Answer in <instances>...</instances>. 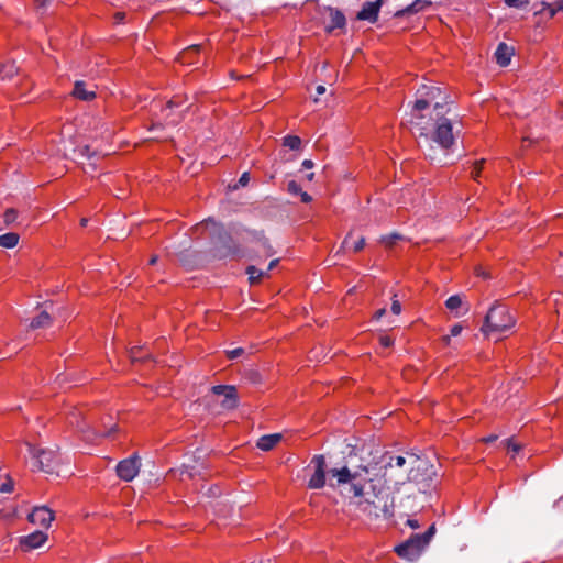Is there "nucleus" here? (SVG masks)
<instances>
[{"instance_id": "nucleus-1", "label": "nucleus", "mask_w": 563, "mask_h": 563, "mask_svg": "<svg viewBox=\"0 0 563 563\" xmlns=\"http://www.w3.org/2000/svg\"><path fill=\"white\" fill-rule=\"evenodd\" d=\"M446 111L445 104L435 102L430 118L427 119L420 113L412 114L419 147L431 162L440 164H446L440 154L446 155L455 139Z\"/></svg>"}, {"instance_id": "nucleus-60", "label": "nucleus", "mask_w": 563, "mask_h": 563, "mask_svg": "<svg viewBox=\"0 0 563 563\" xmlns=\"http://www.w3.org/2000/svg\"><path fill=\"white\" fill-rule=\"evenodd\" d=\"M157 261H158V257H157L156 255H154V256H152V257H151V260H150V264H151V265H154V264H156V263H157Z\"/></svg>"}, {"instance_id": "nucleus-61", "label": "nucleus", "mask_w": 563, "mask_h": 563, "mask_svg": "<svg viewBox=\"0 0 563 563\" xmlns=\"http://www.w3.org/2000/svg\"><path fill=\"white\" fill-rule=\"evenodd\" d=\"M497 439V435H490L486 439L487 442H494Z\"/></svg>"}, {"instance_id": "nucleus-53", "label": "nucleus", "mask_w": 563, "mask_h": 563, "mask_svg": "<svg viewBox=\"0 0 563 563\" xmlns=\"http://www.w3.org/2000/svg\"><path fill=\"white\" fill-rule=\"evenodd\" d=\"M301 166L305 169H311L314 166V164L311 159H305Z\"/></svg>"}, {"instance_id": "nucleus-54", "label": "nucleus", "mask_w": 563, "mask_h": 563, "mask_svg": "<svg viewBox=\"0 0 563 563\" xmlns=\"http://www.w3.org/2000/svg\"><path fill=\"white\" fill-rule=\"evenodd\" d=\"M385 313H386V309H385V308H382V309H379V310H377V311L375 312L374 318H375L376 320H379L383 316H385Z\"/></svg>"}, {"instance_id": "nucleus-43", "label": "nucleus", "mask_w": 563, "mask_h": 563, "mask_svg": "<svg viewBox=\"0 0 563 563\" xmlns=\"http://www.w3.org/2000/svg\"><path fill=\"white\" fill-rule=\"evenodd\" d=\"M391 312L395 314H399L401 312V305L397 299H394L391 302Z\"/></svg>"}, {"instance_id": "nucleus-18", "label": "nucleus", "mask_w": 563, "mask_h": 563, "mask_svg": "<svg viewBox=\"0 0 563 563\" xmlns=\"http://www.w3.org/2000/svg\"><path fill=\"white\" fill-rule=\"evenodd\" d=\"M282 439L279 433L263 435L257 441V446L263 451L272 450Z\"/></svg>"}, {"instance_id": "nucleus-22", "label": "nucleus", "mask_w": 563, "mask_h": 563, "mask_svg": "<svg viewBox=\"0 0 563 563\" xmlns=\"http://www.w3.org/2000/svg\"><path fill=\"white\" fill-rule=\"evenodd\" d=\"M19 242V234L14 232H9L0 235V246L5 249L14 247Z\"/></svg>"}, {"instance_id": "nucleus-63", "label": "nucleus", "mask_w": 563, "mask_h": 563, "mask_svg": "<svg viewBox=\"0 0 563 563\" xmlns=\"http://www.w3.org/2000/svg\"><path fill=\"white\" fill-rule=\"evenodd\" d=\"M88 220L86 218L81 219L80 224L81 227L87 225Z\"/></svg>"}, {"instance_id": "nucleus-6", "label": "nucleus", "mask_w": 563, "mask_h": 563, "mask_svg": "<svg viewBox=\"0 0 563 563\" xmlns=\"http://www.w3.org/2000/svg\"><path fill=\"white\" fill-rule=\"evenodd\" d=\"M428 545L421 533L412 534L406 542L396 547V552L400 558L416 560L421 550Z\"/></svg>"}, {"instance_id": "nucleus-46", "label": "nucleus", "mask_w": 563, "mask_h": 563, "mask_svg": "<svg viewBox=\"0 0 563 563\" xmlns=\"http://www.w3.org/2000/svg\"><path fill=\"white\" fill-rule=\"evenodd\" d=\"M555 510L563 511V496L558 498L552 506Z\"/></svg>"}, {"instance_id": "nucleus-31", "label": "nucleus", "mask_w": 563, "mask_h": 563, "mask_svg": "<svg viewBox=\"0 0 563 563\" xmlns=\"http://www.w3.org/2000/svg\"><path fill=\"white\" fill-rule=\"evenodd\" d=\"M406 464V457L398 455V456H390L389 461L387 462V465L393 467H402Z\"/></svg>"}, {"instance_id": "nucleus-29", "label": "nucleus", "mask_w": 563, "mask_h": 563, "mask_svg": "<svg viewBox=\"0 0 563 563\" xmlns=\"http://www.w3.org/2000/svg\"><path fill=\"white\" fill-rule=\"evenodd\" d=\"M18 219V211L14 208L5 210L3 221L7 225L14 223Z\"/></svg>"}, {"instance_id": "nucleus-35", "label": "nucleus", "mask_w": 563, "mask_h": 563, "mask_svg": "<svg viewBox=\"0 0 563 563\" xmlns=\"http://www.w3.org/2000/svg\"><path fill=\"white\" fill-rule=\"evenodd\" d=\"M287 190L288 192L292 194V195H299L300 191H301V187L298 183H296L295 180H290L288 184H287Z\"/></svg>"}, {"instance_id": "nucleus-20", "label": "nucleus", "mask_w": 563, "mask_h": 563, "mask_svg": "<svg viewBox=\"0 0 563 563\" xmlns=\"http://www.w3.org/2000/svg\"><path fill=\"white\" fill-rule=\"evenodd\" d=\"M200 48H201L200 45H192V46L188 47L187 49H185L184 52H181L179 54L178 59L183 64H192L194 63V56L199 53Z\"/></svg>"}, {"instance_id": "nucleus-8", "label": "nucleus", "mask_w": 563, "mask_h": 563, "mask_svg": "<svg viewBox=\"0 0 563 563\" xmlns=\"http://www.w3.org/2000/svg\"><path fill=\"white\" fill-rule=\"evenodd\" d=\"M140 467L141 459L137 454H133L118 463L117 474L122 481L131 482L139 474Z\"/></svg>"}, {"instance_id": "nucleus-11", "label": "nucleus", "mask_w": 563, "mask_h": 563, "mask_svg": "<svg viewBox=\"0 0 563 563\" xmlns=\"http://www.w3.org/2000/svg\"><path fill=\"white\" fill-rule=\"evenodd\" d=\"M421 98L415 102L413 111L420 112L430 106V102L440 95V89L435 87L423 86L418 90Z\"/></svg>"}, {"instance_id": "nucleus-34", "label": "nucleus", "mask_w": 563, "mask_h": 563, "mask_svg": "<svg viewBox=\"0 0 563 563\" xmlns=\"http://www.w3.org/2000/svg\"><path fill=\"white\" fill-rule=\"evenodd\" d=\"M232 386L231 385H217L212 387V393L214 395H224V393H231Z\"/></svg>"}, {"instance_id": "nucleus-37", "label": "nucleus", "mask_w": 563, "mask_h": 563, "mask_svg": "<svg viewBox=\"0 0 563 563\" xmlns=\"http://www.w3.org/2000/svg\"><path fill=\"white\" fill-rule=\"evenodd\" d=\"M485 163L484 159L477 162L473 168V170L471 172V175L474 179H477V177L479 176V172L483 167V164Z\"/></svg>"}, {"instance_id": "nucleus-48", "label": "nucleus", "mask_w": 563, "mask_h": 563, "mask_svg": "<svg viewBox=\"0 0 563 563\" xmlns=\"http://www.w3.org/2000/svg\"><path fill=\"white\" fill-rule=\"evenodd\" d=\"M352 236V232H349L347 235L345 236V239L343 240L341 246H340V250L338 251L341 252L343 250H345L347 247V244H349V239Z\"/></svg>"}, {"instance_id": "nucleus-51", "label": "nucleus", "mask_w": 563, "mask_h": 563, "mask_svg": "<svg viewBox=\"0 0 563 563\" xmlns=\"http://www.w3.org/2000/svg\"><path fill=\"white\" fill-rule=\"evenodd\" d=\"M299 195L301 197V201L305 202V203H308V202H310L312 200L311 196L308 195L307 192L302 191V190L300 191Z\"/></svg>"}, {"instance_id": "nucleus-13", "label": "nucleus", "mask_w": 563, "mask_h": 563, "mask_svg": "<svg viewBox=\"0 0 563 563\" xmlns=\"http://www.w3.org/2000/svg\"><path fill=\"white\" fill-rule=\"evenodd\" d=\"M325 12L328 13L329 19V24L325 25V32L331 33L335 29L345 27L346 19L342 11L332 7H327Z\"/></svg>"}, {"instance_id": "nucleus-57", "label": "nucleus", "mask_w": 563, "mask_h": 563, "mask_svg": "<svg viewBox=\"0 0 563 563\" xmlns=\"http://www.w3.org/2000/svg\"><path fill=\"white\" fill-rule=\"evenodd\" d=\"M442 342H443L444 345H450V343H451V335H444L442 338Z\"/></svg>"}, {"instance_id": "nucleus-19", "label": "nucleus", "mask_w": 563, "mask_h": 563, "mask_svg": "<svg viewBox=\"0 0 563 563\" xmlns=\"http://www.w3.org/2000/svg\"><path fill=\"white\" fill-rule=\"evenodd\" d=\"M51 323H52L51 316L46 311H42L37 317L32 319V321L30 323V328L33 330L46 328V327L51 325Z\"/></svg>"}, {"instance_id": "nucleus-5", "label": "nucleus", "mask_w": 563, "mask_h": 563, "mask_svg": "<svg viewBox=\"0 0 563 563\" xmlns=\"http://www.w3.org/2000/svg\"><path fill=\"white\" fill-rule=\"evenodd\" d=\"M207 230L214 235V251L216 256L225 258L235 255L239 251L233 239L225 232V230L218 225L213 220L208 219L201 223Z\"/></svg>"}, {"instance_id": "nucleus-44", "label": "nucleus", "mask_w": 563, "mask_h": 563, "mask_svg": "<svg viewBox=\"0 0 563 563\" xmlns=\"http://www.w3.org/2000/svg\"><path fill=\"white\" fill-rule=\"evenodd\" d=\"M462 325L461 324H454L451 330H450V335L451 336H457L461 334L462 332Z\"/></svg>"}, {"instance_id": "nucleus-58", "label": "nucleus", "mask_w": 563, "mask_h": 563, "mask_svg": "<svg viewBox=\"0 0 563 563\" xmlns=\"http://www.w3.org/2000/svg\"><path fill=\"white\" fill-rule=\"evenodd\" d=\"M180 103L178 101H175V100H170L168 103H167V108H173V107H178Z\"/></svg>"}, {"instance_id": "nucleus-42", "label": "nucleus", "mask_w": 563, "mask_h": 563, "mask_svg": "<svg viewBox=\"0 0 563 563\" xmlns=\"http://www.w3.org/2000/svg\"><path fill=\"white\" fill-rule=\"evenodd\" d=\"M380 344L384 346V347H389L394 344V341L391 338L387 336V335H382L380 339Z\"/></svg>"}, {"instance_id": "nucleus-2", "label": "nucleus", "mask_w": 563, "mask_h": 563, "mask_svg": "<svg viewBox=\"0 0 563 563\" xmlns=\"http://www.w3.org/2000/svg\"><path fill=\"white\" fill-rule=\"evenodd\" d=\"M310 466L313 467V474L311 475L308 487L311 489H320L325 485V475L329 474V486L332 488L343 486L347 494H352L354 497H361L364 494V487L367 482L371 481L368 477V468L366 466H357L355 470L344 465L340 468L327 470L325 457L322 454L314 455L310 462Z\"/></svg>"}, {"instance_id": "nucleus-40", "label": "nucleus", "mask_w": 563, "mask_h": 563, "mask_svg": "<svg viewBox=\"0 0 563 563\" xmlns=\"http://www.w3.org/2000/svg\"><path fill=\"white\" fill-rule=\"evenodd\" d=\"M260 242H261L262 247L266 251V254L267 255H272L273 254V250H272V246L268 243V240L266 238H263V239L260 240Z\"/></svg>"}, {"instance_id": "nucleus-4", "label": "nucleus", "mask_w": 563, "mask_h": 563, "mask_svg": "<svg viewBox=\"0 0 563 563\" xmlns=\"http://www.w3.org/2000/svg\"><path fill=\"white\" fill-rule=\"evenodd\" d=\"M27 452L32 459L34 470L45 473H55L60 464V457L56 450L48 448H36L30 442H25Z\"/></svg>"}, {"instance_id": "nucleus-23", "label": "nucleus", "mask_w": 563, "mask_h": 563, "mask_svg": "<svg viewBox=\"0 0 563 563\" xmlns=\"http://www.w3.org/2000/svg\"><path fill=\"white\" fill-rule=\"evenodd\" d=\"M541 5L542 8L537 10L536 14L543 13L547 11L549 18H553L559 11L563 10V4L559 2L553 4L541 2Z\"/></svg>"}, {"instance_id": "nucleus-39", "label": "nucleus", "mask_w": 563, "mask_h": 563, "mask_svg": "<svg viewBox=\"0 0 563 563\" xmlns=\"http://www.w3.org/2000/svg\"><path fill=\"white\" fill-rule=\"evenodd\" d=\"M12 490H13V482L12 481H8V482L1 484V486H0L1 493H11Z\"/></svg>"}, {"instance_id": "nucleus-10", "label": "nucleus", "mask_w": 563, "mask_h": 563, "mask_svg": "<svg viewBox=\"0 0 563 563\" xmlns=\"http://www.w3.org/2000/svg\"><path fill=\"white\" fill-rule=\"evenodd\" d=\"M385 0H376L373 2H365L358 11L356 19L361 21L376 22L379 10Z\"/></svg>"}, {"instance_id": "nucleus-36", "label": "nucleus", "mask_w": 563, "mask_h": 563, "mask_svg": "<svg viewBox=\"0 0 563 563\" xmlns=\"http://www.w3.org/2000/svg\"><path fill=\"white\" fill-rule=\"evenodd\" d=\"M434 533H435V526L431 525L429 527V529L424 533H421V534L423 536V538L426 539L427 543L429 544V542L431 541V539L434 536Z\"/></svg>"}, {"instance_id": "nucleus-12", "label": "nucleus", "mask_w": 563, "mask_h": 563, "mask_svg": "<svg viewBox=\"0 0 563 563\" xmlns=\"http://www.w3.org/2000/svg\"><path fill=\"white\" fill-rule=\"evenodd\" d=\"M54 519V514L45 506L35 507L29 515V520L32 523L40 525L43 528H48Z\"/></svg>"}, {"instance_id": "nucleus-30", "label": "nucleus", "mask_w": 563, "mask_h": 563, "mask_svg": "<svg viewBox=\"0 0 563 563\" xmlns=\"http://www.w3.org/2000/svg\"><path fill=\"white\" fill-rule=\"evenodd\" d=\"M130 358L131 361L134 363V362H142L144 360H147L150 358V355L148 354H145V355H141V349L140 347H133L131 351H130Z\"/></svg>"}, {"instance_id": "nucleus-62", "label": "nucleus", "mask_w": 563, "mask_h": 563, "mask_svg": "<svg viewBox=\"0 0 563 563\" xmlns=\"http://www.w3.org/2000/svg\"><path fill=\"white\" fill-rule=\"evenodd\" d=\"M218 490H219L218 488H211V489H210V493H211L213 496H216V495L218 494Z\"/></svg>"}, {"instance_id": "nucleus-25", "label": "nucleus", "mask_w": 563, "mask_h": 563, "mask_svg": "<svg viewBox=\"0 0 563 563\" xmlns=\"http://www.w3.org/2000/svg\"><path fill=\"white\" fill-rule=\"evenodd\" d=\"M284 146L289 147L290 150L297 151L300 148L301 140L296 135H287L283 140Z\"/></svg>"}, {"instance_id": "nucleus-52", "label": "nucleus", "mask_w": 563, "mask_h": 563, "mask_svg": "<svg viewBox=\"0 0 563 563\" xmlns=\"http://www.w3.org/2000/svg\"><path fill=\"white\" fill-rule=\"evenodd\" d=\"M407 525L411 528V529H418L420 527L418 520L416 519H408L407 520Z\"/></svg>"}, {"instance_id": "nucleus-45", "label": "nucleus", "mask_w": 563, "mask_h": 563, "mask_svg": "<svg viewBox=\"0 0 563 563\" xmlns=\"http://www.w3.org/2000/svg\"><path fill=\"white\" fill-rule=\"evenodd\" d=\"M250 181V175L249 173H243L239 179V185L244 187Z\"/></svg>"}, {"instance_id": "nucleus-21", "label": "nucleus", "mask_w": 563, "mask_h": 563, "mask_svg": "<svg viewBox=\"0 0 563 563\" xmlns=\"http://www.w3.org/2000/svg\"><path fill=\"white\" fill-rule=\"evenodd\" d=\"M223 397L224 399L221 402L223 408L233 409L238 406V395L234 386H232L231 393H224Z\"/></svg>"}, {"instance_id": "nucleus-56", "label": "nucleus", "mask_w": 563, "mask_h": 563, "mask_svg": "<svg viewBox=\"0 0 563 563\" xmlns=\"http://www.w3.org/2000/svg\"><path fill=\"white\" fill-rule=\"evenodd\" d=\"M278 262H279L278 258L271 261V263L268 265V271L274 269L277 266Z\"/></svg>"}, {"instance_id": "nucleus-7", "label": "nucleus", "mask_w": 563, "mask_h": 563, "mask_svg": "<svg viewBox=\"0 0 563 563\" xmlns=\"http://www.w3.org/2000/svg\"><path fill=\"white\" fill-rule=\"evenodd\" d=\"M366 503L374 508V510H368V516L374 518L384 517L385 519L394 517V498L389 494L377 496L376 500H366Z\"/></svg>"}, {"instance_id": "nucleus-41", "label": "nucleus", "mask_w": 563, "mask_h": 563, "mask_svg": "<svg viewBox=\"0 0 563 563\" xmlns=\"http://www.w3.org/2000/svg\"><path fill=\"white\" fill-rule=\"evenodd\" d=\"M365 245V238L361 236L353 245V251L354 252H360L363 250Z\"/></svg>"}, {"instance_id": "nucleus-16", "label": "nucleus", "mask_w": 563, "mask_h": 563, "mask_svg": "<svg viewBox=\"0 0 563 563\" xmlns=\"http://www.w3.org/2000/svg\"><path fill=\"white\" fill-rule=\"evenodd\" d=\"M73 96L77 99L89 101L96 97V92L93 90L86 89L85 81L78 80L74 85Z\"/></svg>"}, {"instance_id": "nucleus-27", "label": "nucleus", "mask_w": 563, "mask_h": 563, "mask_svg": "<svg viewBox=\"0 0 563 563\" xmlns=\"http://www.w3.org/2000/svg\"><path fill=\"white\" fill-rule=\"evenodd\" d=\"M462 305H463V301L459 295H453V296L449 297L445 301V307L451 311L456 310L457 308L462 307Z\"/></svg>"}, {"instance_id": "nucleus-32", "label": "nucleus", "mask_w": 563, "mask_h": 563, "mask_svg": "<svg viewBox=\"0 0 563 563\" xmlns=\"http://www.w3.org/2000/svg\"><path fill=\"white\" fill-rule=\"evenodd\" d=\"M505 4L509 8H525L529 4V0H504Z\"/></svg>"}, {"instance_id": "nucleus-24", "label": "nucleus", "mask_w": 563, "mask_h": 563, "mask_svg": "<svg viewBox=\"0 0 563 563\" xmlns=\"http://www.w3.org/2000/svg\"><path fill=\"white\" fill-rule=\"evenodd\" d=\"M245 273L249 275V280L251 284H257L262 279L264 275H266L265 272L256 268L255 266H247Z\"/></svg>"}, {"instance_id": "nucleus-33", "label": "nucleus", "mask_w": 563, "mask_h": 563, "mask_svg": "<svg viewBox=\"0 0 563 563\" xmlns=\"http://www.w3.org/2000/svg\"><path fill=\"white\" fill-rule=\"evenodd\" d=\"M81 416V412L77 411V410H74L69 413L68 416V422L71 424V426H76L78 429H80L81 431H84V429L79 426V417Z\"/></svg>"}, {"instance_id": "nucleus-55", "label": "nucleus", "mask_w": 563, "mask_h": 563, "mask_svg": "<svg viewBox=\"0 0 563 563\" xmlns=\"http://www.w3.org/2000/svg\"><path fill=\"white\" fill-rule=\"evenodd\" d=\"M115 431H117V424H113V426H112V427H111L107 432H104V433H100V435H102V437H109V435H111V434H112L113 432H115Z\"/></svg>"}, {"instance_id": "nucleus-47", "label": "nucleus", "mask_w": 563, "mask_h": 563, "mask_svg": "<svg viewBox=\"0 0 563 563\" xmlns=\"http://www.w3.org/2000/svg\"><path fill=\"white\" fill-rule=\"evenodd\" d=\"M505 442L507 443L508 448L511 449L514 452H518L520 450V445L512 443L511 439H507Z\"/></svg>"}, {"instance_id": "nucleus-38", "label": "nucleus", "mask_w": 563, "mask_h": 563, "mask_svg": "<svg viewBox=\"0 0 563 563\" xmlns=\"http://www.w3.org/2000/svg\"><path fill=\"white\" fill-rule=\"evenodd\" d=\"M243 352H244V350H243V349L238 347V349H234V350L228 351V352H227V354H228V357H229L230 360H234V358L239 357L240 355H242V354H243Z\"/></svg>"}, {"instance_id": "nucleus-59", "label": "nucleus", "mask_w": 563, "mask_h": 563, "mask_svg": "<svg viewBox=\"0 0 563 563\" xmlns=\"http://www.w3.org/2000/svg\"><path fill=\"white\" fill-rule=\"evenodd\" d=\"M325 92V87L324 86H318L317 87V93L318 95H323Z\"/></svg>"}, {"instance_id": "nucleus-64", "label": "nucleus", "mask_w": 563, "mask_h": 563, "mask_svg": "<svg viewBox=\"0 0 563 563\" xmlns=\"http://www.w3.org/2000/svg\"><path fill=\"white\" fill-rule=\"evenodd\" d=\"M313 177H314V174H313V173H310V174H308V175H307V179H308V180H312V179H313Z\"/></svg>"}, {"instance_id": "nucleus-50", "label": "nucleus", "mask_w": 563, "mask_h": 563, "mask_svg": "<svg viewBox=\"0 0 563 563\" xmlns=\"http://www.w3.org/2000/svg\"><path fill=\"white\" fill-rule=\"evenodd\" d=\"M124 19H125V13L124 12H117L114 14V20H115L117 23H123Z\"/></svg>"}, {"instance_id": "nucleus-3", "label": "nucleus", "mask_w": 563, "mask_h": 563, "mask_svg": "<svg viewBox=\"0 0 563 563\" xmlns=\"http://www.w3.org/2000/svg\"><path fill=\"white\" fill-rule=\"evenodd\" d=\"M515 325V319L509 313L507 307L496 302L494 303L485 316L484 324L481 332L485 336L492 333H501Z\"/></svg>"}, {"instance_id": "nucleus-26", "label": "nucleus", "mask_w": 563, "mask_h": 563, "mask_svg": "<svg viewBox=\"0 0 563 563\" xmlns=\"http://www.w3.org/2000/svg\"><path fill=\"white\" fill-rule=\"evenodd\" d=\"M402 239H404L402 235L395 232V233H390V234L382 236L380 243H383L387 247H391L393 245H395L397 243V241L402 240Z\"/></svg>"}, {"instance_id": "nucleus-28", "label": "nucleus", "mask_w": 563, "mask_h": 563, "mask_svg": "<svg viewBox=\"0 0 563 563\" xmlns=\"http://www.w3.org/2000/svg\"><path fill=\"white\" fill-rule=\"evenodd\" d=\"M16 68L14 66V64H2L0 65V78L1 79H7V78H11L13 76V74L15 73Z\"/></svg>"}, {"instance_id": "nucleus-9", "label": "nucleus", "mask_w": 563, "mask_h": 563, "mask_svg": "<svg viewBox=\"0 0 563 563\" xmlns=\"http://www.w3.org/2000/svg\"><path fill=\"white\" fill-rule=\"evenodd\" d=\"M410 459H412L411 463L416 464V466H413L408 474L409 481L417 483L423 481L424 478H420V471L429 472L427 475L428 478H431V475L435 474V472L433 471V466L430 465L428 461L420 460L415 454H411Z\"/></svg>"}, {"instance_id": "nucleus-49", "label": "nucleus", "mask_w": 563, "mask_h": 563, "mask_svg": "<svg viewBox=\"0 0 563 563\" xmlns=\"http://www.w3.org/2000/svg\"><path fill=\"white\" fill-rule=\"evenodd\" d=\"M48 2H49V0H36L35 3H36L37 10H44Z\"/></svg>"}, {"instance_id": "nucleus-17", "label": "nucleus", "mask_w": 563, "mask_h": 563, "mask_svg": "<svg viewBox=\"0 0 563 563\" xmlns=\"http://www.w3.org/2000/svg\"><path fill=\"white\" fill-rule=\"evenodd\" d=\"M431 2L430 1H426V0H416L413 3H411L410 5H408L407 8L402 9V10H399L395 13V16L396 18H400V16H405V15H408V14H413V13H418L420 12L421 10L424 9V7L427 5H430Z\"/></svg>"}, {"instance_id": "nucleus-15", "label": "nucleus", "mask_w": 563, "mask_h": 563, "mask_svg": "<svg viewBox=\"0 0 563 563\" xmlns=\"http://www.w3.org/2000/svg\"><path fill=\"white\" fill-rule=\"evenodd\" d=\"M511 55H512V48L507 46V44H505V43H499V45L495 52V57H496L497 64L501 67L508 66L510 63Z\"/></svg>"}, {"instance_id": "nucleus-14", "label": "nucleus", "mask_w": 563, "mask_h": 563, "mask_svg": "<svg viewBox=\"0 0 563 563\" xmlns=\"http://www.w3.org/2000/svg\"><path fill=\"white\" fill-rule=\"evenodd\" d=\"M47 540V534L43 531H35L29 536L22 537L20 544L24 550L40 548Z\"/></svg>"}]
</instances>
